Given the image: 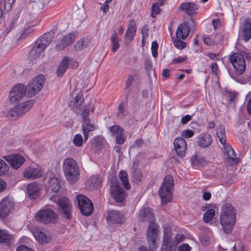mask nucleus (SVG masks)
Listing matches in <instances>:
<instances>
[{
    "instance_id": "f257e3e1",
    "label": "nucleus",
    "mask_w": 251,
    "mask_h": 251,
    "mask_svg": "<svg viewBox=\"0 0 251 251\" xmlns=\"http://www.w3.org/2000/svg\"><path fill=\"white\" fill-rule=\"evenodd\" d=\"M236 211L233 205L229 203L223 205L220 215V224L226 233L231 232L236 224Z\"/></svg>"
},
{
    "instance_id": "f03ea898",
    "label": "nucleus",
    "mask_w": 251,
    "mask_h": 251,
    "mask_svg": "<svg viewBox=\"0 0 251 251\" xmlns=\"http://www.w3.org/2000/svg\"><path fill=\"white\" fill-rule=\"evenodd\" d=\"M62 167L68 182L71 184L75 183L79 176V171L76 162L71 158H67L64 160Z\"/></svg>"
},
{
    "instance_id": "7ed1b4c3",
    "label": "nucleus",
    "mask_w": 251,
    "mask_h": 251,
    "mask_svg": "<svg viewBox=\"0 0 251 251\" xmlns=\"http://www.w3.org/2000/svg\"><path fill=\"white\" fill-rule=\"evenodd\" d=\"M174 185L173 176L171 175L166 176L158 191V194L161 198L162 204H166L172 201V190Z\"/></svg>"
},
{
    "instance_id": "20e7f679",
    "label": "nucleus",
    "mask_w": 251,
    "mask_h": 251,
    "mask_svg": "<svg viewBox=\"0 0 251 251\" xmlns=\"http://www.w3.org/2000/svg\"><path fill=\"white\" fill-rule=\"evenodd\" d=\"M76 202L82 215L88 216L92 213L93 204L87 197L82 194L78 195L76 196Z\"/></svg>"
},
{
    "instance_id": "39448f33",
    "label": "nucleus",
    "mask_w": 251,
    "mask_h": 251,
    "mask_svg": "<svg viewBox=\"0 0 251 251\" xmlns=\"http://www.w3.org/2000/svg\"><path fill=\"white\" fill-rule=\"evenodd\" d=\"M45 186L46 192L51 195L52 193H56L60 188L59 181L55 175L51 172H48L45 178Z\"/></svg>"
},
{
    "instance_id": "423d86ee",
    "label": "nucleus",
    "mask_w": 251,
    "mask_h": 251,
    "mask_svg": "<svg viewBox=\"0 0 251 251\" xmlns=\"http://www.w3.org/2000/svg\"><path fill=\"white\" fill-rule=\"evenodd\" d=\"M37 221L44 224L54 223L58 220V216L52 210H40L35 216Z\"/></svg>"
},
{
    "instance_id": "0eeeda50",
    "label": "nucleus",
    "mask_w": 251,
    "mask_h": 251,
    "mask_svg": "<svg viewBox=\"0 0 251 251\" xmlns=\"http://www.w3.org/2000/svg\"><path fill=\"white\" fill-rule=\"evenodd\" d=\"M230 61L233 66L236 73L242 74L246 69V63L244 56L240 53L235 52L230 56Z\"/></svg>"
},
{
    "instance_id": "6e6552de",
    "label": "nucleus",
    "mask_w": 251,
    "mask_h": 251,
    "mask_svg": "<svg viewBox=\"0 0 251 251\" xmlns=\"http://www.w3.org/2000/svg\"><path fill=\"white\" fill-rule=\"evenodd\" d=\"M25 95V86L21 84H18L11 89L9 94V100L12 103L19 102Z\"/></svg>"
},
{
    "instance_id": "1a4fd4ad",
    "label": "nucleus",
    "mask_w": 251,
    "mask_h": 251,
    "mask_svg": "<svg viewBox=\"0 0 251 251\" xmlns=\"http://www.w3.org/2000/svg\"><path fill=\"white\" fill-rule=\"evenodd\" d=\"M12 199L6 197L0 201V219H4L9 215L14 209Z\"/></svg>"
},
{
    "instance_id": "9d476101",
    "label": "nucleus",
    "mask_w": 251,
    "mask_h": 251,
    "mask_svg": "<svg viewBox=\"0 0 251 251\" xmlns=\"http://www.w3.org/2000/svg\"><path fill=\"white\" fill-rule=\"evenodd\" d=\"M163 244L162 248L165 251H172L171 245L173 239L172 238V230L167 226H163Z\"/></svg>"
},
{
    "instance_id": "9b49d317",
    "label": "nucleus",
    "mask_w": 251,
    "mask_h": 251,
    "mask_svg": "<svg viewBox=\"0 0 251 251\" xmlns=\"http://www.w3.org/2000/svg\"><path fill=\"white\" fill-rule=\"evenodd\" d=\"M44 174L43 170L40 167H28L23 172V176L28 179H35L41 177Z\"/></svg>"
},
{
    "instance_id": "f8f14e48",
    "label": "nucleus",
    "mask_w": 251,
    "mask_h": 251,
    "mask_svg": "<svg viewBox=\"0 0 251 251\" xmlns=\"http://www.w3.org/2000/svg\"><path fill=\"white\" fill-rule=\"evenodd\" d=\"M57 204L63 213L64 216L69 219L71 216L72 205L69 199L66 197H61L58 200Z\"/></svg>"
},
{
    "instance_id": "ddd939ff",
    "label": "nucleus",
    "mask_w": 251,
    "mask_h": 251,
    "mask_svg": "<svg viewBox=\"0 0 251 251\" xmlns=\"http://www.w3.org/2000/svg\"><path fill=\"white\" fill-rule=\"evenodd\" d=\"M4 159L9 163L10 166L14 169H17L25 161L24 157L19 154H14L4 157Z\"/></svg>"
},
{
    "instance_id": "4468645a",
    "label": "nucleus",
    "mask_w": 251,
    "mask_h": 251,
    "mask_svg": "<svg viewBox=\"0 0 251 251\" xmlns=\"http://www.w3.org/2000/svg\"><path fill=\"white\" fill-rule=\"evenodd\" d=\"M225 157L229 165L238 162V158L236 157L235 152L232 148L228 144L223 145Z\"/></svg>"
},
{
    "instance_id": "2eb2a0df",
    "label": "nucleus",
    "mask_w": 251,
    "mask_h": 251,
    "mask_svg": "<svg viewBox=\"0 0 251 251\" xmlns=\"http://www.w3.org/2000/svg\"><path fill=\"white\" fill-rule=\"evenodd\" d=\"M73 63V66L74 67H77L78 65V63L72 59L68 57H64L61 61L56 71V75L59 77H62L66 71L68 65L71 63Z\"/></svg>"
},
{
    "instance_id": "dca6fc26",
    "label": "nucleus",
    "mask_w": 251,
    "mask_h": 251,
    "mask_svg": "<svg viewBox=\"0 0 251 251\" xmlns=\"http://www.w3.org/2000/svg\"><path fill=\"white\" fill-rule=\"evenodd\" d=\"M139 219L142 222H148L150 224L155 223L154 213L151 208H144L140 212Z\"/></svg>"
},
{
    "instance_id": "f3484780",
    "label": "nucleus",
    "mask_w": 251,
    "mask_h": 251,
    "mask_svg": "<svg viewBox=\"0 0 251 251\" xmlns=\"http://www.w3.org/2000/svg\"><path fill=\"white\" fill-rule=\"evenodd\" d=\"M83 98L81 93L77 94L74 97V99L70 102L71 109L76 114L80 113L82 111V103L83 102Z\"/></svg>"
},
{
    "instance_id": "a211bd4d",
    "label": "nucleus",
    "mask_w": 251,
    "mask_h": 251,
    "mask_svg": "<svg viewBox=\"0 0 251 251\" xmlns=\"http://www.w3.org/2000/svg\"><path fill=\"white\" fill-rule=\"evenodd\" d=\"M110 192L112 197L117 202H122L124 200L125 192L118 185H111Z\"/></svg>"
},
{
    "instance_id": "6ab92c4d",
    "label": "nucleus",
    "mask_w": 251,
    "mask_h": 251,
    "mask_svg": "<svg viewBox=\"0 0 251 251\" xmlns=\"http://www.w3.org/2000/svg\"><path fill=\"white\" fill-rule=\"evenodd\" d=\"M54 38V33L48 32L44 34L36 42L37 47L44 50L49 46Z\"/></svg>"
},
{
    "instance_id": "aec40b11",
    "label": "nucleus",
    "mask_w": 251,
    "mask_h": 251,
    "mask_svg": "<svg viewBox=\"0 0 251 251\" xmlns=\"http://www.w3.org/2000/svg\"><path fill=\"white\" fill-rule=\"evenodd\" d=\"M106 219L116 224H121L125 220L124 215L115 210H110L108 211Z\"/></svg>"
},
{
    "instance_id": "412c9836",
    "label": "nucleus",
    "mask_w": 251,
    "mask_h": 251,
    "mask_svg": "<svg viewBox=\"0 0 251 251\" xmlns=\"http://www.w3.org/2000/svg\"><path fill=\"white\" fill-rule=\"evenodd\" d=\"M174 147L178 155L183 156L187 148L185 141L182 137H177L174 142Z\"/></svg>"
},
{
    "instance_id": "4be33fe9",
    "label": "nucleus",
    "mask_w": 251,
    "mask_h": 251,
    "mask_svg": "<svg viewBox=\"0 0 251 251\" xmlns=\"http://www.w3.org/2000/svg\"><path fill=\"white\" fill-rule=\"evenodd\" d=\"M190 27L188 23H184L180 25L176 31V38L179 39L185 40L190 32Z\"/></svg>"
},
{
    "instance_id": "5701e85b",
    "label": "nucleus",
    "mask_w": 251,
    "mask_h": 251,
    "mask_svg": "<svg viewBox=\"0 0 251 251\" xmlns=\"http://www.w3.org/2000/svg\"><path fill=\"white\" fill-rule=\"evenodd\" d=\"M75 36L74 33H69L66 35L63 39L59 41L56 46L59 50H63L66 47L72 44L75 41Z\"/></svg>"
},
{
    "instance_id": "b1692460",
    "label": "nucleus",
    "mask_w": 251,
    "mask_h": 251,
    "mask_svg": "<svg viewBox=\"0 0 251 251\" xmlns=\"http://www.w3.org/2000/svg\"><path fill=\"white\" fill-rule=\"evenodd\" d=\"M27 194L30 199H36L39 194L41 190L40 184L35 182L28 184L26 187Z\"/></svg>"
},
{
    "instance_id": "393cba45",
    "label": "nucleus",
    "mask_w": 251,
    "mask_h": 251,
    "mask_svg": "<svg viewBox=\"0 0 251 251\" xmlns=\"http://www.w3.org/2000/svg\"><path fill=\"white\" fill-rule=\"evenodd\" d=\"M198 9V6L193 2H184L179 6V9L181 11L189 15H192L195 13Z\"/></svg>"
},
{
    "instance_id": "a878e982",
    "label": "nucleus",
    "mask_w": 251,
    "mask_h": 251,
    "mask_svg": "<svg viewBox=\"0 0 251 251\" xmlns=\"http://www.w3.org/2000/svg\"><path fill=\"white\" fill-rule=\"evenodd\" d=\"M95 129V126L90 123V121H85L82 123V130L85 141H87L90 136L92 135V132Z\"/></svg>"
},
{
    "instance_id": "bb28decb",
    "label": "nucleus",
    "mask_w": 251,
    "mask_h": 251,
    "mask_svg": "<svg viewBox=\"0 0 251 251\" xmlns=\"http://www.w3.org/2000/svg\"><path fill=\"white\" fill-rule=\"evenodd\" d=\"M159 226L156 223L149 225L147 230V238H159Z\"/></svg>"
},
{
    "instance_id": "cd10ccee",
    "label": "nucleus",
    "mask_w": 251,
    "mask_h": 251,
    "mask_svg": "<svg viewBox=\"0 0 251 251\" xmlns=\"http://www.w3.org/2000/svg\"><path fill=\"white\" fill-rule=\"evenodd\" d=\"M136 28L135 22L133 20L130 21L125 35V38L129 41L132 40L136 32Z\"/></svg>"
},
{
    "instance_id": "c85d7f7f",
    "label": "nucleus",
    "mask_w": 251,
    "mask_h": 251,
    "mask_svg": "<svg viewBox=\"0 0 251 251\" xmlns=\"http://www.w3.org/2000/svg\"><path fill=\"white\" fill-rule=\"evenodd\" d=\"M242 35L243 39L247 42L251 38V19H247L243 25V28L242 31Z\"/></svg>"
},
{
    "instance_id": "c756f323",
    "label": "nucleus",
    "mask_w": 251,
    "mask_h": 251,
    "mask_svg": "<svg viewBox=\"0 0 251 251\" xmlns=\"http://www.w3.org/2000/svg\"><path fill=\"white\" fill-rule=\"evenodd\" d=\"M198 144L199 146L206 147L209 146L212 142V139L210 135L208 134H202L198 137Z\"/></svg>"
},
{
    "instance_id": "7c9ffc66",
    "label": "nucleus",
    "mask_w": 251,
    "mask_h": 251,
    "mask_svg": "<svg viewBox=\"0 0 251 251\" xmlns=\"http://www.w3.org/2000/svg\"><path fill=\"white\" fill-rule=\"evenodd\" d=\"M33 235L36 240L41 243H47L49 240L45 231H42L39 229H35L33 232Z\"/></svg>"
},
{
    "instance_id": "2f4dec72",
    "label": "nucleus",
    "mask_w": 251,
    "mask_h": 251,
    "mask_svg": "<svg viewBox=\"0 0 251 251\" xmlns=\"http://www.w3.org/2000/svg\"><path fill=\"white\" fill-rule=\"evenodd\" d=\"M44 83L45 76L41 75L36 76L34 78L30 81L29 84L33 85L35 88L38 87L39 90L40 91L43 88Z\"/></svg>"
},
{
    "instance_id": "473e14b6",
    "label": "nucleus",
    "mask_w": 251,
    "mask_h": 251,
    "mask_svg": "<svg viewBox=\"0 0 251 251\" xmlns=\"http://www.w3.org/2000/svg\"><path fill=\"white\" fill-rule=\"evenodd\" d=\"M34 103L35 102L33 100H29L25 102H23L21 104L18 105L17 106L20 113H21V115H23L28 111L33 106Z\"/></svg>"
},
{
    "instance_id": "72a5a7b5",
    "label": "nucleus",
    "mask_w": 251,
    "mask_h": 251,
    "mask_svg": "<svg viewBox=\"0 0 251 251\" xmlns=\"http://www.w3.org/2000/svg\"><path fill=\"white\" fill-rule=\"evenodd\" d=\"M191 163L194 168H197L204 166L206 162L203 157L194 155L191 159Z\"/></svg>"
},
{
    "instance_id": "f704fd0d",
    "label": "nucleus",
    "mask_w": 251,
    "mask_h": 251,
    "mask_svg": "<svg viewBox=\"0 0 251 251\" xmlns=\"http://www.w3.org/2000/svg\"><path fill=\"white\" fill-rule=\"evenodd\" d=\"M44 50L39 47H37L35 44L34 47L30 51L29 53V58L32 61L38 58L43 52Z\"/></svg>"
},
{
    "instance_id": "c9c22d12",
    "label": "nucleus",
    "mask_w": 251,
    "mask_h": 251,
    "mask_svg": "<svg viewBox=\"0 0 251 251\" xmlns=\"http://www.w3.org/2000/svg\"><path fill=\"white\" fill-rule=\"evenodd\" d=\"M185 239V236L182 234L177 233L173 239L172 244V251H175L177 246Z\"/></svg>"
},
{
    "instance_id": "e433bc0d",
    "label": "nucleus",
    "mask_w": 251,
    "mask_h": 251,
    "mask_svg": "<svg viewBox=\"0 0 251 251\" xmlns=\"http://www.w3.org/2000/svg\"><path fill=\"white\" fill-rule=\"evenodd\" d=\"M119 177L124 188L126 190H129L130 188V185L127 178V174L124 171H121L119 173Z\"/></svg>"
},
{
    "instance_id": "4c0bfd02",
    "label": "nucleus",
    "mask_w": 251,
    "mask_h": 251,
    "mask_svg": "<svg viewBox=\"0 0 251 251\" xmlns=\"http://www.w3.org/2000/svg\"><path fill=\"white\" fill-rule=\"evenodd\" d=\"M21 116V113H20L17 105L10 109L7 113V117L11 118L13 119H16Z\"/></svg>"
},
{
    "instance_id": "58836bf2",
    "label": "nucleus",
    "mask_w": 251,
    "mask_h": 251,
    "mask_svg": "<svg viewBox=\"0 0 251 251\" xmlns=\"http://www.w3.org/2000/svg\"><path fill=\"white\" fill-rule=\"evenodd\" d=\"M216 133L220 143L223 145L226 144V136L225 129L220 127L217 129Z\"/></svg>"
},
{
    "instance_id": "ea45409f",
    "label": "nucleus",
    "mask_w": 251,
    "mask_h": 251,
    "mask_svg": "<svg viewBox=\"0 0 251 251\" xmlns=\"http://www.w3.org/2000/svg\"><path fill=\"white\" fill-rule=\"evenodd\" d=\"M88 44L89 42L87 39H81L75 44V49L76 50H83L88 46Z\"/></svg>"
},
{
    "instance_id": "a19ab883",
    "label": "nucleus",
    "mask_w": 251,
    "mask_h": 251,
    "mask_svg": "<svg viewBox=\"0 0 251 251\" xmlns=\"http://www.w3.org/2000/svg\"><path fill=\"white\" fill-rule=\"evenodd\" d=\"M39 91H40L39 90L38 87L35 88L33 86V85L30 84H28L25 88V94L28 97H32V96H34Z\"/></svg>"
},
{
    "instance_id": "79ce46f5",
    "label": "nucleus",
    "mask_w": 251,
    "mask_h": 251,
    "mask_svg": "<svg viewBox=\"0 0 251 251\" xmlns=\"http://www.w3.org/2000/svg\"><path fill=\"white\" fill-rule=\"evenodd\" d=\"M215 214V210L213 208L207 210L203 214V219L205 223H208L211 221Z\"/></svg>"
},
{
    "instance_id": "37998d69",
    "label": "nucleus",
    "mask_w": 251,
    "mask_h": 251,
    "mask_svg": "<svg viewBox=\"0 0 251 251\" xmlns=\"http://www.w3.org/2000/svg\"><path fill=\"white\" fill-rule=\"evenodd\" d=\"M160 4L159 3H154L151 7V16L152 17H155L160 12V6L163 4V0H159Z\"/></svg>"
},
{
    "instance_id": "c03bdc74",
    "label": "nucleus",
    "mask_w": 251,
    "mask_h": 251,
    "mask_svg": "<svg viewBox=\"0 0 251 251\" xmlns=\"http://www.w3.org/2000/svg\"><path fill=\"white\" fill-rule=\"evenodd\" d=\"M111 41L112 45V50L113 52H115L118 50L120 47L118 38L116 33L111 36Z\"/></svg>"
},
{
    "instance_id": "a18cd8bd",
    "label": "nucleus",
    "mask_w": 251,
    "mask_h": 251,
    "mask_svg": "<svg viewBox=\"0 0 251 251\" xmlns=\"http://www.w3.org/2000/svg\"><path fill=\"white\" fill-rule=\"evenodd\" d=\"M150 251H155L157 248V241L159 238H147Z\"/></svg>"
},
{
    "instance_id": "49530a36",
    "label": "nucleus",
    "mask_w": 251,
    "mask_h": 251,
    "mask_svg": "<svg viewBox=\"0 0 251 251\" xmlns=\"http://www.w3.org/2000/svg\"><path fill=\"white\" fill-rule=\"evenodd\" d=\"M9 171V167L6 163L0 158V176L5 175Z\"/></svg>"
},
{
    "instance_id": "de8ad7c7",
    "label": "nucleus",
    "mask_w": 251,
    "mask_h": 251,
    "mask_svg": "<svg viewBox=\"0 0 251 251\" xmlns=\"http://www.w3.org/2000/svg\"><path fill=\"white\" fill-rule=\"evenodd\" d=\"M11 239L10 235L2 230H0V243H7Z\"/></svg>"
},
{
    "instance_id": "09e8293b",
    "label": "nucleus",
    "mask_w": 251,
    "mask_h": 251,
    "mask_svg": "<svg viewBox=\"0 0 251 251\" xmlns=\"http://www.w3.org/2000/svg\"><path fill=\"white\" fill-rule=\"evenodd\" d=\"M73 142L77 147H80L83 143V138L81 135L77 134L74 137Z\"/></svg>"
},
{
    "instance_id": "8fccbe9b",
    "label": "nucleus",
    "mask_w": 251,
    "mask_h": 251,
    "mask_svg": "<svg viewBox=\"0 0 251 251\" xmlns=\"http://www.w3.org/2000/svg\"><path fill=\"white\" fill-rule=\"evenodd\" d=\"M74 16L79 21H82L85 18V13L83 10L78 9L74 13Z\"/></svg>"
},
{
    "instance_id": "3c124183",
    "label": "nucleus",
    "mask_w": 251,
    "mask_h": 251,
    "mask_svg": "<svg viewBox=\"0 0 251 251\" xmlns=\"http://www.w3.org/2000/svg\"><path fill=\"white\" fill-rule=\"evenodd\" d=\"M158 44L157 41H153L151 43V50L153 57L155 58L158 56Z\"/></svg>"
},
{
    "instance_id": "603ef678",
    "label": "nucleus",
    "mask_w": 251,
    "mask_h": 251,
    "mask_svg": "<svg viewBox=\"0 0 251 251\" xmlns=\"http://www.w3.org/2000/svg\"><path fill=\"white\" fill-rule=\"evenodd\" d=\"M179 39L178 38L174 39L173 41V43L174 46L176 48L181 50L184 49L186 47V44L185 42Z\"/></svg>"
},
{
    "instance_id": "864d4df0",
    "label": "nucleus",
    "mask_w": 251,
    "mask_h": 251,
    "mask_svg": "<svg viewBox=\"0 0 251 251\" xmlns=\"http://www.w3.org/2000/svg\"><path fill=\"white\" fill-rule=\"evenodd\" d=\"M126 137L124 132H120L119 134L116 136V141L118 144H123L125 143Z\"/></svg>"
},
{
    "instance_id": "5fc2aeb1",
    "label": "nucleus",
    "mask_w": 251,
    "mask_h": 251,
    "mask_svg": "<svg viewBox=\"0 0 251 251\" xmlns=\"http://www.w3.org/2000/svg\"><path fill=\"white\" fill-rule=\"evenodd\" d=\"M110 131L113 135H118L120 132H124V129L119 125H114L110 127Z\"/></svg>"
},
{
    "instance_id": "6e6d98bb",
    "label": "nucleus",
    "mask_w": 251,
    "mask_h": 251,
    "mask_svg": "<svg viewBox=\"0 0 251 251\" xmlns=\"http://www.w3.org/2000/svg\"><path fill=\"white\" fill-rule=\"evenodd\" d=\"M142 178V174L139 172H134L132 175L133 181L138 183L141 181Z\"/></svg>"
},
{
    "instance_id": "4d7b16f0",
    "label": "nucleus",
    "mask_w": 251,
    "mask_h": 251,
    "mask_svg": "<svg viewBox=\"0 0 251 251\" xmlns=\"http://www.w3.org/2000/svg\"><path fill=\"white\" fill-rule=\"evenodd\" d=\"M194 134V131L190 129L184 130L181 132V136L186 138L192 137Z\"/></svg>"
},
{
    "instance_id": "13d9d810",
    "label": "nucleus",
    "mask_w": 251,
    "mask_h": 251,
    "mask_svg": "<svg viewBox=\"0 0 251 251\" xmlns=\"http://www.w3.org/2000/svg\"><path fill=\"white\" fill-rule=\"evenodd\" d=\"M117 115L118 116L120 117H123L125 115V110L123 102L120 103L118 106V111L117 113Z\"/></svg>"
},
{
    "instance_id": "bf43d9fd",
    "label": "nucleus",
    "mask_w": 251,
    "mask_h": 251,
    "mask_svg": "<svg viewBox=\"0 0 251 251\" xmlns=\"http://www.w3.org/2000/svg\"><path fill=\"white\" fill-rule=\"evenodd\" d=\"M89 114V110L86 108L84 109L82 113V123L85 122L86 121H90L89 118H88V115Z\"/></svg>"
},
{
    "instance_id": "052dcab7",
    "label": "nucleus",
    "mask_w": 251,
    "mask_h": 251,
    "mask_svg": "<svg viewBox=\"0 0 251 251\" xmlns=\"http://www.w3.org/2000/svg\"><path fill=\"white\" fill-rule=\"evenodd\" d=\"M14 2V1L10 0H5L4 3V8L5 10L6 11H9L11 9Z\"/></svg>"
},
{
    "instance_id": "680f3d73",
    "label": "nucleus",
    "mask_w": 251,
    "mask_h": 251,
    "mask_svg": "<svg viewBox=\"0 0 251 251\" xmlns=\"http://www.w3.org/2000/svg\"><path fill=\"white\" fill-rule=\"evenodd\" d=\"M191 248L188 244L185 243L178 247V251H191Z\"/></svg>"
},
{
    "instance_id": "e2e57ef3",
    "label": "nucleus",
    "mask_w": 251,
    "mask_h": 251,
    "mask_svg": "<svg viewBox=\"0 0 251 251\" xmlns=\"http://www.w3.org/2000/svg\"><path fill=\"white\" fill-rule=\"evenodd\" d=\"M212 25L215 29H217L221 26V21L219 19H214L212 21Z\"/></svg>"
},
{
    "instance_id": "0e129e2a",
    "label": "nucleus",
    "mask_w": 251,
    "mask_h": 251,
    "mask_svg": "<svg viewBox=\"0 0 251 251\" xmlns=\"http://www.w3.org/2000/svg\"><path fill=\"white\" fill-rule=\"evenodd\" d=\"M16 251H33V250L30 248H28L25 245H21L17 248Z\"/></svg>"
},
{
    "instance_id": "69168bd1",
    "label": "nucleus",
    "mask_w": 251,
    "mask_h": 251,
    "mask_svg": "<svg viewBox=\"0 0 251 251\" xmlns=\"http://www.w3.org/2000/svg\"><path fill=\"white\" fill-rule=\"evenodd\" d=\"M186 59V57H183V56H179L177 58H174L173 60V63L174 64H177L179 63L182 62L184 61H185Z\"/></svg>"
},
{
    "instance_id": "338daca9",
    "label": "nucleus",
    "mask_w": 251,
    "mask_h": 251,
    "mask_svg": "<svg viewBox=\"0 0 251 251\" xmlns=\"http://www.w3.org/2000/svg\"><path fill=\"white\" fill-rule=\"evenodd\" d=\"M203 42L207 46H211L214 44V41L208 36L203 38Z\"/></svg>"
},
{
    "instance_id": "774afa93",
    "label": "nucleus",
    "mask_w": 251,
    "mask_h": 251,
    "mask_svg": "<svg viewBox=\"0 0 251 251\" xmlns=\"http://www.w3.org/2000/svg\"><path fill=\"white\" fill-rule=\"evenodd\" d=\"M191 120V116L189 115H186L182 117L181 122L182 124H186Z\"/></svg>"
}]
</instances>
